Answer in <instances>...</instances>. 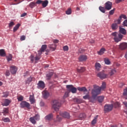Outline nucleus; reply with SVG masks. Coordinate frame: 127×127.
Wrapping results in <instances>:
<instances>
[{
    "label": "nucleus",
    "instance_id": "aec40b11",
    "mask_svg": "<svg viewBox=\"0 0 127 127\" xmlns=\"http://www.w3.org/2000/svg\"><path fill=\"white\" fill-rule=\"evenodd\" d=\"M42 94L44 99H47L49 97V93L47 91H43Z\"/></svg>",
    "mask_w": 127,
    "mask_h": 127
},
{
    "label": "nucleus",
    "instance_id": "a18cd8bd",
    "mask_svg": "<svg viewBox=\"0 0 127 127\" xmlns=\"http://www.w3.org/2000/svg\"><path fill=\"white\" fill-rule=\"evenodd\" d=\"M17 99L18 102H21V101H23V96L20 95L19 96H17Z\"/></svg>",
    "mask_w": 127,
    "mask_h": 127
},
{
    "label": "nucleus",
    "instance_id": "473e14b6",
    "mask_svg": "<svg viewBox=\"0 0 127 127\" xmlns=\"http://www.w3.org/2000/svg\"><path fill=\"white\" fill-rule=\"evenodd\" d=\"M86 118V114L85 113H81L79 115V120H84V119H85Z\"/></svg>",
    "mask_w": 127,
    "mask_h": 127
},
{
    "label": "nucleus",
    "instance_id": "e433bc0d",
    "mask_svg": "<svg viewBox=\"0 0 127 127\" xmlns=\"http://www.w3.org/2000/svg\"><path fill=\"white\" fill-rule=\"evenodd\" d=\"M3 116H6V114H8V108H4L3 109Z\"/></svg>",
    "mask_w": 127,
    "mask_h": 127
},
{
    "label": "nucleus",
    "instance_id": "79ce46f5",
    "mask_svg": "<svg viewBox=\"0 0 127 127\" xmlns=\"http://www.w3.org/2000/svg\"><path fill=\"white\" fill-rule=\"evenodd\" d=\"M104 96H99L98 97V101L99 103H102L104 101Z\"/></svg>",
    "mask_w": 127,
    "mask_h": 127
},
{
    "label": "nucleus",
    "instance_id": "603ef678",
    "mask_svg": "<svg viewBox=\"0 0 127 127\" xmlns=\"http://www.w3.org/2000/svg\"><path fill=\"white\" fill-rule=\"evenodd\" d=\"M41 55H39V54H38V55H37L36 57H35V61H38V60H39V59H40V56H41Z\"/></svg>",
    "mask_w": 127,
    "mask_h": 127
},
{
    "label": "nucleus",
    "instance_id": "f257e3e1",
    "mask_svg": "<svg viewBox=\"0 0 127 127\" xmlns=\"http://www.w3.org/2000/svg\"><path fill=\"white\" fill-rule=\"evenodd\" d=\"M94 89L92 90L91 94L92 97L94 99H96L97 96L101 94V89L100 88V86L97 85H94Z\"/></svg>",
    "mask_w": 127,
    "mask_h": 127
},
{
    "label": "nucleus",
    "instance_id": "3c124183",
    "mask_svg": "<svg viewBox=\"0 0 127 127\" xmlns=\"http://www.w3.org/2000/svg\"><path fill=\"white\" fill-rule=\"evenodd\" d=\"M123 96H127V87L124 90Z\"/></svg>",
    "mask_w": 127,
    "mask_h": 127
},
{
    "label": "nucleus",
    "instance_id": "0e129e2a",
    "mask_svg": "<svg viewBox=\"0 0 127 127\" xmlns=\"http://www.w3.org/2000/svg\"><path fill=\"white\" fill-rule=\"evenodd\" d=\"M69 96V92H66L64 94V98H67V97Z\"/></svg>",
    "mask_w": 127,
    "mask_h": 127
},
{
    "label": "nucleus",
    "instance_id": "f704fd0d",
    "mask_svg": "<svg viewBox=\"0 0 127 127\" xmlns=\"http://www.w3.org/2000/svg\"><path fill=\"white\" fill-rule=\"evenodd\" d=\"M74 101L76 103H77V104H81V103H83V100L81 99L75 98Z\"/></svg>",
    "mask_w": 127,
    "mask_h": 127
},
{
    "label": "nucleus",
    "instance_id": "680f3d73",
    "mask_svg": "<svg viewBox=\"0 0 127 127\" xmlns=\"http://www.w3.org/2000/svg\"><path fill=\"white\" fill-rule=\"evenodd\" d=\"M30 59L31 62L33 63V61H34V56H33V55H31V56L30 57Z\"/></svg>",
    "mask_w": 127,
    "mask_h": 127
},
{
    "label": "nucleus",
    "instance_id": "4c0bfd02",
    "mask_svg": "<svg viewBox=\"0 0 127 127\" xmlns=\"http://www.w3.org/2000/svg\"><path fill=\"white\" fill-rule=\"evenodd\" d=\"M8 95H9V93H8V92H3L2 98H6L7 97H8Z\"/></svg>",
    "mask_w": 127,
    "mask_h": 127
},
{
    "label": "nucleus",
    "instance_id": "49530a36",
    "mask_svg": "<svg viewBox=\"0 0 127 127\" xmlns=\"http://www.w3.org/2000/svg\"><path fill=\"white\" fill-rule=\"evenodd\" d=\"M2 121L4 122V123H9L10 120L8 118H2Z\"/></svg>",
    "mask_w": 127,
    "mask_h": 127
},
{
    "label": "nucleus",
    "instance_id": "7ed1b4c3",
    "mask_svg": "<svg viewBox=\"0 0 127 127\" xmlns=\"http://www.w3.org/2000/svg\"><path fill=\"white\" fill-rule=\"evenodd\" d=\"M61 107V103L59 100H54L53 102V108L56 112L59 111V108Z\"/></svg>",
    "mask_w": 127,
    "mask_h": 127
},
{
    "label": "nucleus",
    "instance_id": "20e7f679",
    "mask_svg": "<svg viewBox=\"0 0 127 127\" xmlns=\"http://www.w3.org/2000/svg\"><path fill=\"white\" fill-rule=\"evenodd\" d=\"M40 120V116L39 114H37L35 116L30 117L29 118L30 122L33 124V125H36V121H39Z\"/></svg>",
    "mask_w": 127,
    "mask_h": 127
},
{
    "label": "nucleus",
    "instance_id": "f03ea898",
    "mask_svg": "<svg viewBox=\"0 0 127 127\" xmlns=\"http://www.w3.org/2000/svg\"><path fill=\"white\" fill-rule=\"evenodd\" d=\"M112 35L114 36V39L116 42H120L123 37V35L121 34H118L117 32L112 33Z\"/></svg>",
    "mask_w": 127,
    "mask_h": 127
},
{
    "label": "nucleus",
    "instance_id": "f8f14e48",
    "mask_svg": "<svg viewBox=\"0 0 127 127\" xmlns=\"http://www.w3.org/2000/svg\"><path fill=\"white\" fill-rule=\"evenodd\" d=\"M97 76H98L100 79H106L108 77V75L105 74L104 72H100L97 74Z\"/></svg>",
    "mask_w": 127,
    "mask_h": 127
},
{
    "label": "nucleus",
    "instance_id": "dca6fc26",
    "mask_svg": "<svg viewBox=\"0 0 127 127\" xmlns=\"http://www.w3.org/2000/svg\"><path fill=\"white\" fill-rule=\"evenodd\" d=\"M57 45L55 44H50L48 45V47L51 51H54L56 50Z\"/></svg>",
    "mask_w": 127,
    "mask_h": 127
},
{
    "label": "nucleus",
    "instance_id": "4468645a",
    "mask_svg": "<svg viewBox=\"0 0 127 127\" xmlns=\"http://www.w3.org/2000/svg\"><path fill=\"white\" fill-rule=\"evenodd\" d=\"M127 48V43H122L119 45V49L120 50H125Z\"/></svg>",
    "mask_w": 127,
    "mask_h": 127
},
{
    "label": "nucleus",
    "instance_id": "6e6552de",
    "mask_svg": "<svg viewBox=\"0 0 127 127\" xmlns=\"http://www.w3.org/2000/svg\"><path fill=\"white\" fill-rule=\"evenodd\" d=\"M112 6H113V3L110 1L106 2L105 4V7L107 10L112 9Z\"/></svg>",
    "mask_w": 127,
    "mask_h": 127
},
{
    "label": "nucleus",
    "instance_id": "f3484780",
    "mask_svg": "<svg viewBox=\"0 0 127 127\" xmlns=\"http://www.w3.org/2000/svg\"><path fill=\"white\" fill-rule=\"evenodd\" d=\"M87 59H88V58H87V56H86L85 55H81L79 57V61H81V62L86 61V60H87Z\"/></svg>",
    "mask_w": 127,
    "mask_h": 127
},
{
    "label": "nucleus",
    "instance_id": "ea45409f",
    "mask_svg": "<svg viewBox=\"0 0 127 127\" xmlns=\"http://www.w3.org/2000/svg\"><path fill=\"white\" fill-rule=\"evenodd\" d=\"M99 88L100 89V91L101 90H104V89H106V82H103L102 86L99 87Z\"/></svg>",
    "mask_w": 127,
    "mask_h": 127
},
{
    "label": "nucleus",
    "instance_id": "58836bf2",
    "mask_svg": "<svg viewBox=\"0 0 127 127\" xmlns=\"http://www.w3.org/2000/svg\"><path fill=\"white\" fill-rule=\"evenodd\" d=\"M104 62L107 65H110V64H111V62L110 61V60H109V59L108 58H105L104 59Z\"/></svg>",
    "mask_w": 127,
    "mask_h": 127
},
{
    "label": "nucleus",
    "instance_id": "37998d69",
    "mask_svg": "<svg viewBox=\"0 0 127 127\" xmlns=\"http://www.w3.org/2000/svg\"><path fill=\"white\" fill-rule=\"evenodd\" d=\"M116 72H117V71L116 70V69H113L111 70L109 74H110V76H113V75H114V74H116Z\"/></svg>",
    "mask_w": 127,
    "mask_h": 127
},
{
    "label": "nucleus",
    "instance_id": "cd10ccee",
    "mask_svg": "<svg viewBox=\"0 0 127 127\" xmlns=\"http://www.w3.org/2000/svg\"><path fill=\"white\" fill-rule=\"evenodd\" d=\"M98 118H99V116L97 115L96 117H94V119L91 122V125H96L97 124V120H98Z\"/></svg>",
    "mask_w": 127,
    "mask_h": 127
},
{
    "label": "nucleus",
    "instance_id": "c9c22d12",
    "mask_svg": "<svg viewBox=\"0 0 127 127\" xmlns=\"http://www.w3.org/2000/svg\"><path fill=\"white\" fill-rule=\"evenodd\" d=\"M19 26H20V24L18 23L16 25L15 27H14L13 30V32H15V31H16V30L19 28Z\"/></svg>",
    "mask_w": 127,
    "mask_h": 127
},
{
    "label": "nucleus",
    "instance_id": "8fccbe9b",
    "mask_svg": "<svg viewBox=\"0 0 127 127\" xmlns=\"http://www.w3.org/2000/svg\"><path fill=\"white\" fill-rule=\"evenodd\" d=\"M122 19L121 18V17H119L118 20H117L115 22H116L117 24H120L121 22Z\"/></svg>",
    "mask_w": 127,
    "mask_h": 127
},
{
    "label": "nucleus",
    "instance_id": "5701e85b",
    "mask_svg": "<svg viewBox=\"0 0 127 127\" xmlns=\"http://www.w3.org/2000/svg\"><path fill=\"white\" fill-rule=\"evenodd\" d=\"M29 101H30L31 104H33L35 102V99H34V95H30L29 97Z\"/></svg>",
    "mask_w": 127,
    "mask_h": 127
},
{
    "label": "nucleus",
    "instance_id": "b1692460",
    "mask_svg": "<svg viewBox=\"0 0 127 127\" xmlns=\"http://www.w3.org/2000/svg\"><path fill=\"white\" fill-rule=\"evenodd\" d=\"M101 64L99 63H96L95 65V69L96 71H100V69H101Z\"/></svg>",
    "mask_w": 127,
    "mask_h": 127
},
{
    "label": "nucleus",
    "instance_id": "ddd939ff",
    "mask_svg": "<svg viewBox=\"0 0 127 127\" xmlns=\"http://www.w3.org/2000/svg\"><path fill=\"white\" fill-rule=\"evenodd\" d=\"M10 71L13 75L14 74H16V72L17 71V67L15 66H11L10 67Z\"/></svg>",
    "mask_w": 127,
    "mask_h": 127
},
{
    "label": "nucleus",
    "instance_id": "864d4df0",
    "mask_svg": "<svg viewBox=\"0 0 127 127\" xmlns=\"http://www.w3.org/2000/svg\"><path fill=\"white\" fill-rule=\"evenodd\" d=\"M115 8H114L113 9H112V10H110V11H109V14L110 15H113V14H114V13H115Z\"/></svg>",
    "mask_w": 127,
    "mask_h": 127
},
{
    "label": "nucleus",
    "instance_id": "4be33fe9",
    "mask_svg": "<svg viewBox=\"0 0 127 127\" xmlns=\"http://www.w3.org/2000/svg\"><path fill=\"white\" fill-rule=\"evenodd\" d=\"M77 90L79 91V92H88V89H87L85 87H77Z\"/></svg>",
    "mask_w": 127,
    "mask_h": 127
},
{
    "label": "nucleus",
    "instance_id": "7c9ffc66",
    "mask_svg": "<svg viewBox=\"0 0 127 127\" xmlns=\"http://www.w3.org/2000/svg\"><path fill=\"white\" fill-rule=\"evenodd\" d=\"M42 4L43 7H46V6H47V5H48V0H46L43 1Z\"/></svg>",
    "mask_w": 127,
    "mask_h": 127
},
{
    "label": "nucleus",
    "instance_id": "a878e982",
    "mask_svg": "<svg viewBox=\"0 0 127 127\" xmlns=\"http://www.w3.org/2000/svg\"><path fill=\"white\" fill-rule=\"evenodd\" d=\"M106 51V49L105 48H101L99 51L97 52L98 55H103L105 52Z\"/></svg>",
    "mask_w": 127,
    "mask_h": 127
},
{
    "label": "nucleus",
    "instance_id": "72a5a7b5",
    "mask_svg": "<svg viewBox=\"0 0 127 127\" xmlns=\"http://www.w3.org/2000/svg\"><path fill=\"white\" fill-rule=\"evenodd\" d=\"M115 108H120L121 107V104L119 102H116L113 105Z\"/></svg>",
    "mask_w": 127,
    "mask_h": 127
},
{
    "label": "nucleus",
    "instance_id": "6ab92c4d",
    "mask_svg": "<svg viewBox=\"0 0 127 127\" xmlns=\"http://www.w3.org/2000/svg\"><path fill=\"white\" fill-rule=\"evenodd\" d=\"M52 76H53V72H49L46 74V78L47 80H50Z\"/></svg>",
    "mask_w": 127,
    "mask_h": 127
},
{
    "label": "nucleus",
    "instance_id": "393cba45",
    "mask_svg": "<svg viewBox=\"0 0 127 127\" xmlns=\"http://www.w3.org/2000/svg\"><path fill=\"white\" fill-rule=\"evenodd\" d=\"M119 29L120 33H122V34L124 35L127 34V31L126 30V29H125V28L120 27Z\"/></svg>",
    "mask_w": 127,
    "mask_h": 127
},
{
    "label": "nucleus",
    "instance_id": "2f4dec72",
    "mask_svg": "<svg viewBox=\"0 0 127 127\" xmlns=\"http://www.w3.org/2000/svg\"><path fill=\"white\" fill-rule=\"evenodd\" d=\"M32 79H33V77H29L26 81H25V84L26 85H27L29 84V83H31V82L32 81Z\"/></svg>",
    "mask_w": 127,
    "mask_h": 127
},
{
    "label": "nucleus",
    "instance_id": "423d86ee",
    "mask_svg": "<svg viewBox=\"0 0 127 127\" xmlns=\"http://www.w3.org/2000/svg\"><path fill=\"white\" fill-rule=\"evenodd\" d=\"M20 108H26L28 110H30V104L29 103L23 101H22L20 104Z\"/></svg>",
    "mask_w": 127,
    "mask_h": 127
},
{
    "label": "nucleus",
    "instance_id": "9b49d317",
    "mask_svg": "<svg viewBox=\"0 0 127 127\" xmlns=\"http://www.w3.org/2000/svg\"><path fill=\"white\" fill-rule=\"evenodd\" d=\"M46 48H47V45H43L40 50L38 51V55L40 56L41 55V54H42V53H43V52H44L45 50H46Z\"/></svg>",
    "mask_w": 127,
    "mask_h": 127
},
{
    "label": "nucleus",
    "instance_id": "e2e57ef3",
    "mask_svg": "<svg viewBox=\"0 0 127 127\" xmlns=\"http://www.w3.org/2000/svg\"><path fill=\"white\" fill-rule=\"evenodd\" d=\"M26 37L24 35L21 36L20 37L21 41H23V40H25Z\"/></svg>",
    "mask_w": 127,
    "mask_h": 127
},
{
    "label": "nucleus",
    "instance_id": "13d9d810",
    "mask_svg": "<svg viewBox=\"0 0 127 127\" xmlns=\"http://www.w3.org/2000/svg\"><path fill=\"white\" fill-rule=\"evenodd\" d=\"M120 17H121V19L124 18V19H127V16L126 15L122 14L120 16Z\"/></svg>",
    "mask_w": 127,
    "mask_h": 127
},
{
    "label": "nucleus",
    "instance_id": "a211bd4d",
    "mask_svg": "<svg viewBox=\"0 0 127 127\" xmlns=\"http://www.w3.org/2000/svg\"><path fill=\"white\" fill-rule=\"evenodd\" d=\"M10 103H11V101L9 100L8 99H5L4 100V102L2 104L3 106H9V104Z\"/></svg>",
    "mask_w": 127,
    "mask_h": 127
},
{
    "label": "nucleus",
    "instance_id": "c756f323",
    "mask_svg": "<svg viewBox=\"0 0 127 127\" xmlns=\"http://www.w3.org/2000/svg\"><path fill=\"white\" fill-rule=\"evenodd\" d=\"M99 10H100V11H101V12H102L103 13H105V12H106V7H104L103 6H99Z\"/></svg>",
    "mask_w": 127,
    "mask_h": 127
},
{
    "label": "nucleus",
    "instance_id": "9d476101",
    "mask_svg": "<svg viewBox=\"0 0 127 127\" xmlns=\"http://www.w3.org/2000/svg\"><path fill=\"white\" fill-rule=\"evenodd\" d=\"M60 115L61 116V117H63V118H64V119H67V120H69V119L71 118L69 113L66 112L61 113Z\"/></svg>",
    "mask_w": 127,
    "mask_h": 127
},
{
    "label": "nucleus",
    "instance_id": "412c9836",
    "mask_svg": "<svg viewBox=\"0 0 127 127\" xmlns=\"http://www.w3.org/2000/svg\"><path fill=\"white\" fill-rule=\"evenodd\" d=\"M85 67L82 66L78 67L77 68V71L78 73H83V72H85Z\"/></svg>",
    "mask_w": 127,
    "mask_h": 127
},
{
    "label": "nucleus",
    "instance_id": "a19ab883",
    "mask_svg": "<svg viewBox=\"0 0 127 127\" xmlns=\"http://www.w3.org/2000/svg\"><path fill=\"white\" fill-rule=\"evenodd\" d=\"M7 61L9 62V61H11L12 60V55L9 54L8 56L6 57Z\"/></svg>",
    "mask_w": 127,
    "mask_h": 127
},
{
    "label": "nucleus",
    "instance_id": "69168bd1",
    "mask_svg": "<svg viewBox=\"0 0 127 127\" xmlns=\"http://www.w3.org/2000/svg\"><path fill=\"white\" fill-rule=\"evenodd\" d=\"M123 25H124V26H127V20H125L123 22Z\"/></svg>",
    "mask_w": 127,
    "mask_h": 127
},
{
    "label": "nucleus",
    "instance_id": "c85d7f7f",
    "mask_svg": "<svg viewBox=\"0 0 127 127\" xmlns=\"http://www.w3.org/2000/svg\"><path fill=\"white\" fill-rule=\"evenodd\" d=\"M0 56H1L2 57H4V56H5V52L4 49L0 50Z\"/></svg>",
    "mask_w": 127,
    "mask_h": 127
},
{
    "label": "nucleus",
    "instance_id": "5fc2aeb1",
    "mask_svg": "<svg viewBox=\"0 0 127 127\" xmlns=\"http://www.w3.org/2000/svg\"><path fill=\"white\" fill-rule=\"evenodd\" d=\"M42 2H43V0H37V1L36 2V3L37 4H41V3H42Z\"/></svg>",
    "mask_w": 127,
    "mask_h": 127
},
{
    "label": "nucleus",
    "instance_id": "338daca9",
    "mask_svg": "<svg viewBox=\"0 0 127 127\" xmlns=\"http://www.w3.org/2000/svg\"><path fill=\"white\" fill-rule=\"evenodd\" d=\"M5 75H6V76H9V75H10V73L9 72V70L6 71Z\"/></svg>",
    "mask_w": 127,
    "mask_h": 127
},
{
    "label": "nucleus",
    "instance_id": "39448f33",
    "mask_svg": "<svg viewBox=\"0 0 127 127\" xmlns=\"http://www.w3.org/2000/svg\"><path fill=\"white\" fill-rule=\"evenodd\" d=\"M66 88L69 93L71 92L72 94H76L77 92V88L74 87L72 85H66Z\"/></svg>",
    "mask_w": 127,
    "mask_h": 127
},
{
    "label": "nucleus",
    "instance_id": "de8ad7c7",
    "mask_svg": "<svg viewBox=\"0 0 127 127\" xmlns=\"http://www.w3.org/2000/svg\"><path fill=\"white\" fill-rule=\"evenodd\" d=\"M66 14L69 15L71 14L72 13V10L71 8H69L66 11H65Z\"/></svg>",
    "mask_w": 127,
    "mask_h": 127
},
{
    "label": "nucleus",
    "instance_id": "0eeeda50",
    "mask_svg": "<svg viewBox=\"0 0 127 127\" xmlns=\"http://www.w3.org/2000/svg\"><path fill=\"white\" fill-rule=\"evenodd\" d=\"M114 108L113 104H106L104 106V111L106 112H111Z\"/></svg>",
    "mask_w": 127,
    "mask_h": 127
},
{
    "label": "nucleus",
    "instance_id": "2eb2a0df",
    "mask_svg": "<svg viewBox=\"0 0 127 127\" xmlns=\"http://www.w3.org/2000/svg\"><path fill=\"white\" fill-rule=\"evenodd\" d=\"M53 119V114L51 113L46 116L45 117V120H46V121H52Z\"/></svg>",
    "mask_w": 127,
    "mask_h": 127
},
{
    "label": "nucleus",
    "instance_id": "c03bdc74",
    "mask_svg": "<svg viewBox=\"0 0 127 127\" xmlns=\"http://www.w3.org/2000/svg\"><path fill=\"white\" fill-rule=\"evenodd\" d=\"M90 95L88 94L83 96V99H84V100H90Z\"/></svg>",
    "mask_w": 127,
    "mask_h": 127
},
{
    "label": "nucleus",
    "instance_id": "052dcab7",
    "mask_svg": "<svg viewBox=\"0 0 127 127\" xmlns=\"http://www.w3.org/2000/svg\"><path fill=\"white\" fill-rule=\"evenodd\" d=\"M63 49L64 51H68V50H69V48L67 46H65L63 47Z\"/></svg>",
    "mask_w": 127,
    "mask_h": 127
},
{
    "label": "nucleus",
    "instance_id": "09e8293b",
    "mask_svg": "<svg viewBox=\"0 0 127 127\" xmlns=\"http://www.w3.org/2000/svg\"><path fill=\"white\" fill-rule=\"evenodd\" d=\"M35 4H36V2H31L30 3V6L31 8H33V7H34V5H35Z\"/></svg>",
    "mask_w": 127,
    "mask_h": 127
},
{
    "label": "nucleus",
    "instance_id": "bb28decb",
    "mask_svg": "<svg viewBox=\"0 0 127 127\" xmlns=\"http://www.w3.org/2000/svg\"><path fill=\"white\" fill-rule=\"evenodd\" d=\"M111 27L113 30H116V29H118L119 26L117 23H113L112 24Z\"/></svg>",
    "mask_w": 127,
    "mask_h": 127
},
{
    "label": "nucleus",
    "instance_id": "1a4fd4ad",
    "mask_svg": "<svg viewBox=\"0 0 127 127\" xmlns=\"http://www.w3.org/2000/svg\"><path fill=\"white\" fill-rule=\"evenodd\" d=\"M45 88V83L42 81H39L37 83V88L38 89H44Z\"/></svg>",
    "mask_w": 127,
    "mask_h": 127
},
{
    "label": "nucleus",
    "instance_id": "6e6d98bb",
    "mask_svg": "<svg viewBox=\"0 0 127 127\" xmlns=\"http://www.w3.org/2000/svg\"><path fill=\"white\" fill-rule=\"evenodd\" d=\"M79 53H84L85 52V50L84 49L80 48L78 50Z\"/></svg>",
    "mask_w": 127,
    "mask_h": 127
},
{
    "label": "nucleus",
    "instance_id": "bf43d9fd",
    "mask_svg": "<svg viewBox=\"0 0 127 127\" xmlns=\"http://www.w3.org/2000/svg\"><path fill=\"white\" fill-rule=\"evenodd\" d=\"M96 98H94V97H92V98L90 97V99H89V100L90 101V102H91V103H94L95 102V100Z\"/></svg>",
    "mask_w": 127,
    "mask_h": 127
},
{
    "label": "nucleus",
    "instance_id": "774afa93",
    "mask_svg": "<svg viewBox=\"0 0 127 127\" xmlns=\"http://www.w3.org/2000/svg\"><path fill=\"white\" fill-rule=\"evenodd\" d=\"M123 105L126 107V108H127V102L124 101L123 102Z\"/></svg>",
    "mask_w": 127,
    "mask_h": 127
},
{
    "label": "nucleus",
    "instance_id": "4d7b16f0",
    "mask_svg": "<svg viewBox=\"0 0 127 127\" xmlns=\"http://www.w3.org/2000/svg\"><path fill=\"white\" fill-rule=\"evenodd\" d=\"M15 24L14 23V22H11L9 23V27H12V26H13V25H14Z\"/></svg>",
    "mask_w": 127,
    "mask_h": 127
}]
</instances>
